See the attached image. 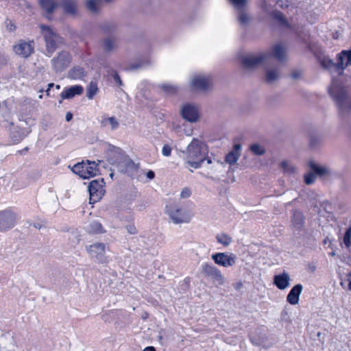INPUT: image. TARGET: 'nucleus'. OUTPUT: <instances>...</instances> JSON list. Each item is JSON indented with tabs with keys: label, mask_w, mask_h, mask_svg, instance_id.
<instances>
[{
	"label": "nucleus",
	"mask_w": 351,
	"mask_h": 351,
	"mask_svg": "<svg viewBox=\"0 0 351 351\" xmlns=\"http://www.w3.org/2000/svg\"><path fill=\"white\" fill-rule=\"evenodd\" d=\"M82 92V86L80 85H75L64 90L63 92H62L60 96L62 99H71L75 95H81Z\"/></svg>",
	"instance_id": "5701e85b"
},
{
	"label": "nucleus",
	"mask_w": 351,
	"mask_h": 351,
	"mask_svg": "<svg viewBox=\"0 0 351 351\" xmlns=\"http://www.w3.org/2000/svg\"><path fill=\"white\" fill-rule=\"evenodd\" d=\"M343 241L346 247L351 252V226L346 230Z\"/></svg>",
	"instance_id": "c9c22d12"
},
{
	"label": "nucleus",
	"mask_w": 351,
	"mask_h": 351,
	"mask_svg": "<svg viewBox=\"0 0 351 351\" xmlns=\"http://www.w3.org/2000/svg\"><path fill=\"white\" fill-rule=\"evenodd\" d=\"M39 4L47 14H51L57 6L54 0H39Z\"/></svg>",
	"instance_id": "a878e982"
},
{
	"label": "nucleus",
	"mask_w": 351,
	"mask_h": 351,
	"mask_svg": "<svg viewBox=\"0 0 351 351\" xmlns=\"http://www.w3.org/2000/svg\"><path fill=\"white\" fill-rule=\"evenodd\" d=\"M290 276L286 271H283L282 274L274 276V284L280 290L287 289L290 285Z\"/></svg>",
	"instance_id": "f3484780"
},
{
	"label": "nucleus",
	"mask_w": 351,
	"mask_h": 351,
	"mask_svg": "<svg viewBox=\"0 0 351 351\" xmlns=\"http://www.w3.org/2000/svg\"><path fill=\"white\" fill-rule=\"evenodd\" d=\"M212 84V79L210 75H196L190 82L191 88L197 90H206Z\"/></svg>",
	"instance_id": "9d476101"
},
{
	"label": "nucleus",
	"mask_w": 351,
	"mask_h": 351,
	"mask_svg": "<svg viewBox=\"0 0 351 351\" xmlns=\"http://www.w3.org/2000/svg\"><path fill=\"white\" fill-rule=\"evenodd\" d=\"M217 242L223 246H228L232 243V237L225 233H220L216 236Z\"/></svg>",
	"instance_id": "2f4dec72"
},
{
	"label": "nucleus",
	"mask_w": 351,
	"mask_h": 351,
	"mask_svg": "<svg viewBox=\"0 0 351 351\" xmlns=\"http://www.w3.org/2000/svg\"><path fill=\"white\" fill-rule=\"evenodd\" d=\"M97 166L95 162H90L89 160L84 162L82 178L88 179L99 174V171Z\"/></svg>",
	"instance_id": "a211bd4d"
},
{
	"label": "nucleus",
	"mask_w": 351,
	"mask_h": 351,
	"mask_svg": "<svg viewBox=\"0 0 351 351\" xmlns=\"http://www.w3.org/2000/svg\"><path fill=\"white\" fill-rule=\"evenodd\" d=\"M54 86V84L53 83H49L48 84V88L46 90V93L47 95H49V91H50V89Z\"/></svg>",
	"instance_id": "864d4df0"
},
{
	"label": "nucleus",
	"mask_w": 351,
	"mask_h": 351,
	"mask_svg": "<svg viewBox=\"0 0 351 351\" xmlns=\"http://www.w3.org/2000/svg\"><path fill=\"white\" fill-rule=\"evenodd\" d=\"M271 55L280 62L285 60V49L280 45L277 44L272 47L271 53L267 52L260 53L256 55H246L241 58V64L247 69H254L261 64H270Z\"/></svg>",
	"instance_id": "f257e3e1"
},
{
	"label": "nucleus",
	"mask_w": 351,
	"mask_h": 351,
	"mask_svg": "<svg viewBox=\"0 0 351 351\" xmlns=\"http://www.w3.org/2000/svg\"><path fill=\"white\" fill-rule=\"evenodd\" d=\"M276 18L278 19L279 20L282 21L283 20V17H282V16L281 14H278L276 16Z\"/></svg>",
	"instance_id": "4d7b16f0"
},
{
	"label": "nucleus",
	"mask_w": 351,
	"mask_h": 351,
	"mask_svg": "<svg viewBox=\"0 0 351 351\" xmlns=\"http://www.w3.org/2000/svg\"><path fill=\"white\" fill-rule=\"evenodd\" d=\"M98 92L97 84L95 82H90L86 88V97L92 99Z\"/></svg>",
	"instance_id": "7c9ffc66"
},
{
	"label": "nucleus",
	"mask_w": 351,
	"mask_h": 351,
	"mask_svg": "<svg viewBox=\"0 0 351 351\" xmlns=\"http://www.w3.org/2000/svg\"><path fill=\"white\" fill-rule=\"evenodd\" d=\"M320 64L321 65L328 70H335V63L333 62V60L328 57H323L322 58H320Z\"/></svg>",
	"instance_id": "473e14b6"
},
{
	"label": "nucleus",
	"mask_w": 351,
	"mask_h": 351,
	"mask_svg": "<svg viewBox=\"0 0 351 351\" xmlns=\"http://www.w3.org/2000/svg\"><path fill=\"white\" fill-rule=\"evenodd\" d=\"M241 145L236 144L234 145L233 150L230 152L226 156V162L230 165L235 164L241 155Z\"/></svg>",
	"instance_id": "b1692460"
},
{
	"label": "nucleus",
	"mask_w": 351,
	"mask_h": 351,
	"mask_svg": "<svg viewBox=\"0 0 351 351\" xmlns=\"http://www.w3.org/2000/svg\"><path fill=\"white\" fill-rule=\"evenodd\" d=\"M56 88L57 89H60V85H58V84H57V85H56Z\"/></svg>",
	"instance_id": "052dcab7"
},
{
	"label": "nucleus",
	"mask_w": 351,
	"mask_h": 351,
	"mask_svg": "<svg viewBox=\"0 0 351 351\" xmlns=\"http://www.w3.org/2000/svg\"><path fill=\"white\" fill-rule=\"evenodd\" d=\"M162 88L165 91L170 93H173L176 91V88L171 85L164 84L162 86Z\"/></svg>",
	"instance_id": "a18cd8bd"
},
{
	"label": "nucleus",
	"mask_w": 351,
	"mask_h": 351,
	"mask_svg": "<svg viewBox=\"0 0 351 351\" xmlns=\"http://www.w3.org/2000/svg\"><path fill=\"white\" fill-rule=\"evenodd\" d=\"M191 195V189L188 188V187H184V189H182V190L181 191V193H180V198L182 199H186L188 197H189Z\"/></svg>",
	"instance_id": "a19ab883"
},
{
	"label": "nucleus",
	"mask_w": 351,
	"mask_h": 351,
	"mask_svg": "<svg viewBox=\"0 0 351 351\" xmlns=\"http://www.w3.org/2000/svg\"><path fill=\"white\" fill-rule=\"evenodd\" d=\"M72 118H73V114L70 112H68L66 114V117H65L66 121H70L72 119Z\"/></svg>",
	"instance_id": "603ef678"
},
{
	"label": "nucleus",
	"mask_w": 351,
	"mask_h": 351,
	"mask_svg": "<svg viewBox=\"0 0 351 351\" xmlns=\"http://www.w3.org/2000/svg\"><path fill=\"white\" fill-rule=\"evenodd\" d=\"M127 230H128V232H129L130 234H136V228H135V227H134V226H127Z\"/></svg>",
	"instance_id": "09e8293b"
},
{
	"label": "nucleus",
	"mask_w": 351,
	"mask_h": 351,
	"mask_svg": "<svg viewBox=\"0 0 351 351\" xmlns=\"http://www.w3.org/2000/svg\"><path fill=\"white\" fill-rule=\"evenodd\" d=\"M330 255L333 256L335 255V252H332L331 253H330Z\"/></svg>",
	"instance_id": "bf43d9fd"
},
{
	"label": "nucleus",
	"mask_w": 351,
	"mask_h": 351,
	"mask_svg": "<svg viewBox=\"0 0 351 351\" xmlns=\"http://www.w3.org/2000/svg\"><path fill=\"white\" fill-rule=\"evenodd\" d=\"M5 27H6V29L10 32H14L16 29V27H15L14 24L13 23V22L10 20H6Z\"/></svg>",
	"instance_id": "c03bdc74"
},
{
	"label": "nucleus",
	"mask_w": 351,
	"mask_h": 351,
	"mask_svg": "<svg viewBox=\"0 0 351 351\" xmlns=\"http://www.w3.org/2000/svg\"><path fill=\"white\" fill-rule=\"evenodd\" d=\"M86 76V73L83 68L75 66L71 69L69 72V77L73 80H81Z\"/></svg>",
	"instance_id": "bb28decb"
},
{
	"label": "nucleus",
	"mask_w": 351,
	"mask_h": 351,
	"mask_svg": "<svg viewBox=\"0 0 351 351\" xmlns=\"http://www.w3.org/2000/svg\"><path fill=\"white\" fill-rule=\"evenodd\" d=\"M71 60L70 54L66 51H62L52 60L53 67L56 72H61L69 65Z\"/></svg>",
	"instance_id": "9b49d317"
},
{
	"label": "nucleus",
	"mask_w": 351,
	"mask_h": 351,
	"mask_svg": "<svg viewBox=\"0 0 351 351\" xmlns=\"http://www.w3.org/2000/svg\"><path fill=\"white\" fill-rule=\"evenodd\" d=\"M88 230L89 232L93 234H103L106 232L101 223L98 221L90 222Z\"/></svg>",
	"instance_id": "c85d7f7f"
},
{
	"label": "nucleus",
	"mask_w": 351,
	"mask_h": 351,
	"mask_svg": "<svg viewBox=\"0 0 351 351\" xmlns=\"http://www.w3.org/2000/svg\"><path fill=\"white\" fill-rule=\"evenodd\" d=\"M337 63H335V71L341 74L343 71L351 64V49L343 50L337 54Z\"/></svg>",
	"instance_id": "ddd939ff"
},
{
	"label": "nucleus",
	"mask_w": 351,
	"mask_h": 351,
	"mask_svg": "<svg viewBox=\"0 0 351 351\" xmlns=\"http://www.w3.org/2000/svg\"><path fill=\"white\" fill-rule=\"evenodd\" d=\"M214 263L223 267H232L236 264L237 256L233 253L217 252L211 255Z\"/></svg>",
	"instance_id": "0eeeda50"
},
{
	"label": "nucleus",
	"mask_w": 351,
	"mask_h": 351,
	"mask_svg": "<svg viewBox=\"0 0 351 351\" xmlns=\"http://www.w3.org/2000/svg\"><path fill=\"white\" fill-rule=\"evenodd\" d=\"M208 152L206 144L195 138L189 144L186 150L182 151L185 162L194 169L202 167Z\"/></svg>",
	"instance_id": "f03ea898"
},
{
	"label": "nucleus",
	"mask_w": 351,
	"mask_h": 351,
	"mask_svg": "<svg viewBox=\"0 0 351 351\" xmlns=\"http://www.w3.org/2000/svg\"><path fill=\"white\" fill-rule=\"evenodd\" d=\"M86 8L91 12H97L101 6V0H87Z\"/></svg>",
	"instance_id": "72a5a7b5"
},
{
	"label": "nucleus",
	"mask_w": 351,
	"mask_h": 351,
	"mask_svg": "<svg viewBox=\"0 0 351 351\" xmlns=\"http://www.w3.org/2000/svg\"><path fill=\"white\" fill-rule=\"evenodd\" d=\"M315 178L316 176L311 170L304 176V182L307 185L313 184L315 182Z\"/></svg>",
	"instance_id": "e433bc0d"
},
{
	"label": "nucleus",
	"mask_w": 351,
	"mask_h": 351,
	"mask_svg": "<svg viewBox=\"0 0 351 351\" xmlns=\"http://www.w3.org/2000/svg\"><path fill=\"white\" fill-rule=\"evenodd\" d=\"M16 215L11 210L0 211V231H6L14 226Z\"/></svg>",
	"instance_id": "1a4fd4ad"
},
{
	"label": "nucleus",
	"mask_w": 351,
	"mask_h": 351,
	"mask_svg": "<svg viewBox=\"0 0 351 351\" xmlns=\"http://www.w3.org/2000/svg\"><path fill=\"white\" fill-rule=\"evenodd\" d=\"M64 12L66 14L75 16L77 12V5L75 0H63L60 3Z\"/></svg>",
	"instance_id": "aec40b11"
},
{
	"label": "nucleus",
	"mask_w": 351,
	"mask_h": 351,
	"mask_svg": "<svg viewBox=\"0 0 351 351\" xmlns=\"http://www.w3.org/2000/svg\"><path fill=\"white\" fill-rule=\"evenodd\" d=\"M166 211L170 219L176 224L189 223L193 217L188 210L176 205L167 206Z\"/></svg>",
	"instance_id": "7ed1b4c3"
},
{
	"label": "nucleus",
	"mask_w": 351,
	"mask_h": 351,
	"mask_svg": "<svg viewBox=\"0 0 351 351\" xmlns=\"http://www.w3.org/2000/svg\"><path fill=\"white\" fill-rule=\"evenodd\" d=\"M329 93L339 108H343L346 98V91L344 88L334 84L329 88Z\"/></svg>",
	"instance_id": "f8f14e48"
},
{
	"label": "nucleus",
	"mask_w": 351,
	"mask_h": 351,
	"mask_svg": "<svg viewBox=\"0 0 351 351\" xmlns=\"http://www.w3.org/2000/svg\"><path fill=\"white\" fill-rule=\"evenodd\" d=\"M280 76V72L277 67H272L267 69L265 74V80L269 83L276 81Z\"/></svg>",
	"instance_id": "393cba45"
},
{
	"label": "nucleus",
	"mask_w": 351,
	"mask_h": 351,
	"mask_svg": "<svg viewBox=\"0 0 351 351\" xmlns=\"http://www.w3.org/2000/svg\"><path fill=\"white\" fill-rule=\"evenodd\" d=\"M86 250L92 260L99 264L106 263V245L103 243L96 242L86 246Z\"/></svg>",
	"instance_id": "39448f33"
},
{
	"label": "nucleus",
	"mask_w": 351,
	"mask_h": 351,
	"mask_svg": "<svg viewBox=\"0 0 351 351\" xmlns=\"http://www.w3.org/2000/svg\"><path fill=\"white\" fill-rule=\"evenodd\" d=\"M202 270L206 277L217 282L219 285H223L225 283V277L214 265L206 263L202 265Z\"/></svg>",
	"instance_id": "423d86ee"
},
{
	"label": "nucleus",
	"mask_w": 351,
	"mask_h": 351,
	"mask_svg": "<svg viewBox=\"0 0 351 351\" xmlns=\"http://www.w3.org/2000/svg\"><path fill=\"white\" fill-rule=\"evenodd\" d=\"M327 243L326 239L324 240V243L326 244Z\"/></svg>",
	"instance_id": "0e129e2a"
},
{
	"label": "nucleus",
	"mask_w": 351,
	"mask_h": 351,
	"mask_svg": "<svg viewBox=\"0 0 351 351\" xmlns=\"http://www.w3.org/2000/svg\"><path fill=\"white\" fill-rule=\"evenodd\" d=\"M141 67L140 64H133L130 66L129 69L130 70H136Z\"/></svg>",
	"instance_id": "3c124183"
},
{
	"label": "nucleus",
	"mask_w": 351,
	"mask_h": 351,
	"mask_svg": "<svg viewBox=\"0 0 351 351\" xmlns=\"http://www.w3.org/2000/svg\"><path fill=\"white\" fill-rule=\"evenodd\" d=\"M205 160L206 161L207 164H211L213 162L212 160L207 157V155L206 156V159Z\"/></svg>",
	"instance_id": "6e6d98bb"
},
{
	"label": "nucleus",
	"mask_w": 351,
	"mask_h": 351,
	"mask_svg": "<svg viewBox=\"0 0 351 351\" xmlns=\"http://www.w3.org/2000/svg\"><path fill=\"white\" fill-rule=\"evenodd\" d=\"M33 42L20 41L14 47L15 53L23 58L29 57L34 51Z\"/></svg>",
	"instance_id": "2eb2a0df"
},
{
	"label": "nucleus",
	"mask_w": 351,
	"mask_h": 351,
	"mask_svg": "<svg viewBox=\"0 0 351 351\" xmlns=\"http://www.w3.org/2000/svg\"><path fill=\"white\" fill-rule=\"evenodd\" d=\"M348 289L351 290V281L348 284Z\"/></svg>",
	"instance_id": "13d9d810"
},
{
	"label": "nucleus",
	"mask_w": 351,
	"mask_h": 351,
	"mask_svg": "<svg viewBox=\"0 0 351 351\" xmlns=\"http://www.w3.org/2000/svg\"><path fill=\"white\" fill-rule=\"evenodd\" d=\"M308 167L315 176L319 178H328L332 175L331 170L326 165H321L313 161H309Z\"/></svg>",
	"instance_id": "dca6fc26"
},
{
	"label": "nucleus",
	"mask_w": 351,
	"mask_h": 351,
	"mask_svg": "<svg viewBox=\"0 0 351 351\" xmlns=\"http://www.w3.org/2000/svg\"><path fill=\"white\" fill-rule=\"evenodd\" d=\"M39 97L40 99H41V98L43 97V95H39V97Z\"/></svg>",
	"instance_id": "e2e57ef3"
},
{
	"label": "nucleus",
	"mask_w": 351,
	"mask_h": 351,
	"mask_svg": "<svg viewBox=\"0 0 351 351\" xmlns=\"http://www.w3.org/2000/svg\"><path fill=\"white\" fill-rule=\"evenodd\" d=\"M84 162H78L77 164H75L73 168H72V171L75 173V174H77L79 175V176L80 178H82V175H83V169H84Z\"/></svg>",
	"instance_id": "ea45409f"
},
{
	"label": "nucleus",
	"mask_w": 351,
	"mask_h": 351,
	"mask_svg": "<svg viewBox=\"0 0 351 351\" xmlns=\"http://www.w3.org/2000/svg\"><path fill=\"white\" fill-rule=\"evenodd\" d=\"M40 27L45 38L47 51L53 53L58 45L62 43V38L49 26L42 25Z\"/></svg>",
	"instance_id": "20e7f679"
},
{
	"label": "nucleus",
	"mask_w": 351,
	"mask_h": 351,
	"mask_svg": "<svg viewBox=\"0 0 351 351\" xmlns=\"http://www.w3.org/2000/svg\"><path fill=\"white\" fill-rule=\"evenodd\" d=\"M111 75L113 77L114 81L119 84V86H123V82L121 81L117 71H113Z\"/></svg>",
	"instance_id": "49530a36"
},
{
	"label": "nucleus",
	"mask_w": 351,
	"mask_h": 351,
	"mask_svg": "<svg viewBox=\"0 0 351 351\" xmlns=\"http://www.w3.org/2000/svg\"><path fill=\"white\" fill-rule=\"evenodd\" d=\"M102 46L105 52L110 53L117 47L116 40L112 37L106 38L103 40Z\"/></svg>",
	"instance_id": "cd10ccee"
},
{
	"label": "nucleus",
	"mask_w": 351,
	"mask_h": 351,
	"mask_svg": "<svg viewBox=\"0 0 351 351\" xmlns=\"http://www.w3.org/2000/svg\"><path fill=\"white\" fill-rule=\"evenodd\" d=\"M162 153L165 156H169L171 154V147L169 145H165L162 147Z\"/></svg>",
	"instance_id": "37998d69"
},
{
	"label": "nucleus",
	"mask_w": 351,
	"mask_h": 351,
	"mask_svg": "<svg viewBox=\"0 0 351 351\" xmlns=\"http://www.w3.org/2000/svg\"><path fill=\"white\" fill-rule=\"evenodd\" d=\"M350 275L351 276V272L350 273Z\"/></svg>",
	"instance_id": "69168bd1"
},
{
	"label": "nucleus",
	"mask_w": 351,
	"mask_h": 351,
	"mask_svg": "<svg viewBox=\"0 0 351 351\" xmlns=\"http://www.w3.org/2000/svg\"><path fill=\"white\" fill-rule=\"evenodd\" d=\"M105 2H107V3H110L111 2L112 0H104Z\"/></svg>",
	"instance_id": "680f3d73"
},
{
	"label": "nucleus",
	"mask_w": 351,
	"mask_h": 351,
	"mask_svg": "<svg viewBox=\"0 0 351 351\" xmlns=\"http://www.w3.org/2000/svg\"><path fill=\"white\" fill-rule=\"evenodd\" d=\"M302 289L303 287L301 284H298L293 287L287 296V301L291 305L298 304Z\"/></svg>",
	"instance_id": "6ab92c4d"
},
{
	"label": "nucleus",
	"mask_w": 351,
	"mask_h": 351,
	"mask_svg": "<svg viewBox=\"0 0 351 351\" xmlns=\"http://www.w3.org/2000/svg\"><path fill=\"white\" fill-rule=\"evenodd\" d=\"M238 20L239 23L242 25H246L249 22L250 17L248 14L245 12V10L239 11V14L238 15Z\"/></svg>",
	"instance_id": "58836bf2"
},
{
	"label": "nucleus",
	"mask_w": 351,
	"mask_h": 351,
	"mask_svg": "<svg viewBox=\"0 0 351 351\" xmlns=\"http://www.w3.org/2000/svg\"><path fill=\"white\" fill-rule=\"evenodd\" d=\"M143 351H156V349L153 346H147Z\"/></svg>",
	"instance_id": "5fc2aeb1"
},
{
	"label": "nucleus",
	"mask_w": 351,
	"mask_h": 351,
	"mask_svg": "<svg viewBox=\"0 0 351 351\" xmlns=\"http://www.w3.org/2000/svg\"><path fill=\"white\" fill-rule=\"evenodd\" d=\"M69 240L75 244H78L80 241V237L76 232H71V236L69 237Z\"/></svg>",
	"instance_id": "79ce46f5"
},
{
	"label": "nucleus",
	"mask_w": 351,
	"mask_h": 351,
	"mask_svg": "<svg viewBox=\"0 0 351 351\" xmlns=\"http://www.w3.org/2000/svg\"><path fill=\"white\" fill-rule=\"evenodd\" d=\"M304 223V217L303 214L298 210L293 211L291 217V225L295 230L302 229Z\"/></svg>",
	"instance_id": "4be33fe9"
},
{
	"label": "nucleus",
	"mask_w": 351,
	"mask_h": 351,
	"mask_svg": "<svg viewBox=\"0 0 351 351\" xmlns=\"http://www.w3.org/2000/svg\"><path fill=\"white\" fill-rule=\"evenodd\" d=\"M280 167L285 173L287 174H294L296 173L297 168L289 161H282L280 163Z\"/></svg>",
	"instance_id": "c756f323"
},
{
	"label": "nucleus",
	"mask_w": 351,
	"mask_h": 351,
	"mask_svg": "<svg viewBox=\"0 0 351 351\" xmlns=\"http://www.w3.org/2000/svg\"><path fill=\"white\" fill-rule=\"evenodd\" d=\"M181 112L182 117L189 122H196L198 120V108L195 105L186 104L182 107Z\"/></svg>",
	"instance_id": "4468645a"
},
{
	"label": "nucleus",
	"mask_w": 351,
	"mask_h": 351,
	"mask_svg": "<svg viewBox=\"0 0 351 351\" xmlns=\"http://www.w3.org/2000/svg\"><path fill=\"white\" fill-rule=\"evenodd\" d=\"M229 1L238 11L245 10L248 3V0H229Z\"/></svg>",
	"instance_id": "f704fd0d"
},
{
	"label": "nucleus",
	"mask_w": 351,
	"mask_h": 351,
	"mask_svg": "<svg viewBox=\"0 0 351 351\" xmlns=\"http://www.w3.org/2000/svg\"><path fill=\"white\" fill-rule=\"evenodd\" d=\"M146 176H147V178L148 179H149V180H152V179H154V177H155V173H154V172L153 171L149 170V171H147V173Z\"/></svg>",
	"instance_id": "8fccbe9b"
},
{
	"label": "nucleus",
	"mask_w": 351,
	"mask_h": 351,
	"mask_svg": "<svg viewBox=\"0 0 351 351\" xmlns=\"http://www.w3.org/2000/svg\"><path fill=\"white\" fill-rule=\"evenodd\" d=\"M99 123L102 128L110 127L112 130L117 129L119 126V123L116 117H108L106 114L101 117Z\"/></svg>",
	"instance_id": "412c9836"
},
{
	"label": "nucleus",
	"mask_w": 351,
	"mask_h": 351,
	"mask_svg": "<svg viewBox=\"0 0 351 351\" xmlns=\"http://www.w3.org/2000/svg\"><path fill=\"white\" fill-rule=\"evenodd\" d=\"M250 150L253 154L258 156H261L265 154V149L258 144L252 145L250 146Z\"/></svg>",
	"instance_id": "4c0bfd02"
},
{
	"label": "nucleus",
	"mask_w": 351,
	"mask_h": 351,
	"mask_svg": "<svg viewBox=\"0 0 351 351\" xmlns=\"http://www.w3.org/2000/svg\"><path fill=\"white\" fill-rule=\"evenodd\" d=\"M302 75V73L300 71H294L291 73V77L293 79H298Z\"/></svg>",
	"instance_id": "de8ad7c7"
},
{
	"label": "nucleus",
	"mask_w": 351,
	"mask_h": 351,
	"mask_svg": "<svg viewBox=\"0 0 351 351\" xmlns=\"http://www.w3.org/2000/svg\"><path fill=\"white\" fill-rule=\"evenodd\" d=\"M104 184L103 180H94L90 182L88 186L90 204H95L101 199L105 193Z\"/></svg>",
	"instance_id": "6e6552de"
}]
</instances>
